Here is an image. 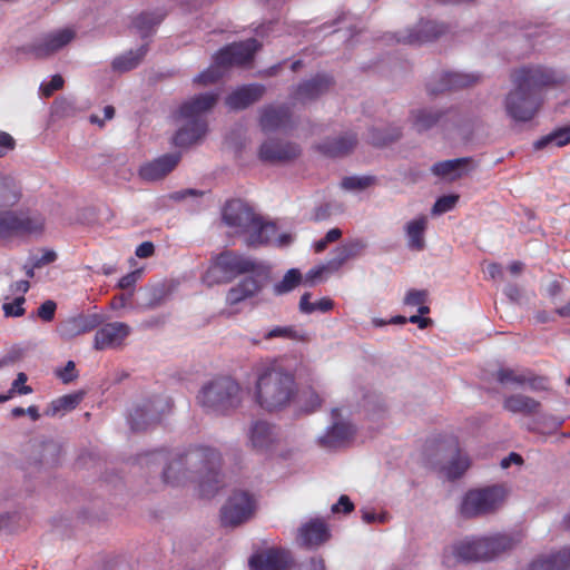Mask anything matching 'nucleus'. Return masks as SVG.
Listing matches in <instances>:
<instances>
[{
	"label": "nucleus",
	"mask_w": 570,
	"mask_h": 570,
	"mask_svg": "<svg viewBox=\"0 0 570 570\" xmlns=\"http://www.w3.org/2000/svg\"><path fill=\"white\" fill-rule=\"evenodd\" d=\"M244 392L240 384L230 376H217L203 385L197 394L198 404L207 412L227 415L238 409Z\"/></svg>",
	"instance_id": "obj_5"
},
{
	"label": "nucleus",
	"mask_w": 570,
	"mask_h": 570,
	"mask_svg": "<svg viewBox=\"0 0 570 570\" xmlns=\"http://www.w3.org/2000/svg\"><path fill=\"white\" fill-rule=\"evenodd\" d=\"M275 225L272 223H264L259 217L253 225V228H250V230L246 233L248 234L246 244L248 246H259L267 244L271 240V238L275 235Z\"/></svg>",
	"instance_id": "obj_36"
},
{
	"label": "nucleus",
	"mask_w": 570,
	"mask_h": 570,
	"mask_svg": "<svg viewBox=\"0 0 570 570\" xmlns=\"http://www.w3.org/2000/svg\"><path fill=\"white\" fill-rule=\"evenodd\" d=\"M173 403L167 396H155L135 406L129 415L134 432H144L158 424L163 416L171 411Z\"/></svg>",
	"instance_id": "obj_9"
},
{
	"label": "nucleus",
	"mask_w": 570,
	"mask_h": 570,
	"mask_svg": "<svg viewBox=\"0 0 570 570\" xmlns=\"http://www.w3.org/2000/svg\"><path fill=\"white\" fill-rule=\"evenodd\" d=\"M401 137L399 128H393L389 132H382L380 129L373 128L370 131L368 140L374 146H385Z\"/></svg>",
	"instance_id": "obj_48"
},
{
	"label": "nucleus",
	"mask_w": 570,
	"mask_h": 570,
	"mask_svg": "<svg viewBox=\"0 0 570 570\" xmlns=\"http://www.w3.org/2000/svg\"><path fill=\"white\" fill-rule=\"evenodd\" d=\"M225 68L223 65H217L215 62V57L213 58V65L208 67L206 70L200 72L194 78V82L197 85H212L217 82L224 75Z\"/></svg>",
	"instance_id": "obj_47"
},
{
	"label": "nucleus",
	"mask_w": 570,
	"mask_h": 570,
	"mask_svg": "<svg viewBox=\"0 0 570 570\" xmlns=\"http://www.w3.org/2000/svg\"><path fill=\"white\" fill-rule=\"evenodd\" d=\"M479 76L461 73V72H445L442 75L440 85L438 86H428V90L431 95H436L440 92H444L446 90L460 89L469 87L475 82H478Z\"/></svg>",
	"instance_id": "obj_27"
},
{
	"label": "nucleus",
	"mask_w": 570,
	"mask_h": 570,
	"mask_svg": "<svg viewBox=\"0 0 570 570\" xmlns=\"http://www.w3.org/2000/svg\"><path fill=\"white\" fill-rule=\"evenodd\" d=\"M428 226V218L420 216L405 226V233L409 238V248L412 250H422L425 247L424 233Z\"/></svg>",
	"instance_id": "obj_33"
},
{
	"label": "nucleus",
	"mask_w": 570,
	"mask_h": 570,
	"mask_svg": "<svg viewBox=\"0 0 570 570\" xmlns=\"http://www.w3.org/2000/svg\"><path fill=\"white\" fill-rule=\"evenodd\" d=\"M470 163L471 158L469 157L439 161L432 166V173L436 176L449 177L451 180H454L462 176L461 170Z\"/></svg>",
	"instance_id": "obj_35"
},
{
	"label": "nucleus",
	"mask_w": 570,
	"mask_h": 570,
	"mask_svg": "<svg viewBox=\"0 0 570 570\" xmlns=\"http://www.w3.org/2000/svg\"><path fill=\"white\" fill-rule=\"evenodd\" d=\"M292 112L289 107L268 105L262 108L259 126L264 132H272L286 128L291 122Z\"/></svg>",
	"instance_id": "obj_21"
},
{
	"label": "nucleus",
	"mask_w": 570,
	"mask_h": 570,
	"mask_svg": "<svg viewBox=\"0 0 570 570\" xmlns=\"http://www.w3.org/2000/svg\"><path fill=\"white\" fill-rule=\"evenodd\" d=\"M249 441L257 451L269 449L276 441L275 426L262 420L254 422L249 431Z\"/></svg>",
	"instance_id": "obj_28"
},
{
	"label": "nucleus",
	"mask_w": 570,
	"mask_h": 570,
	"mask_svg": "<svg viewBox=\"0 0 570 570\" xmlns=\"http://www.w3.org/2000/svg\"><path fill=\"white\" fill-rule=\"evenodd\" d=\"M261 48V43L249 38L245 41L230 43L215 53V62L223 65L225 70L233 66H243L249 63L256 51Z\"/></svg>",
	"instance_id": "obj_11"
},
{
	"label": "nucleus",
	"mask_w": 570,
	"mask_h": 570,
	"mask_svg": "<svg viewBox=\"0 0 570 570\" xmlns=\"http://www.w3.org/2000/svg\"><path fill=\"white\" fill-rule=\"evenodd\" d=\"M311 293H304L299 299V311L304 314H312L316 311L327 313L333 309L334 301L330 297H323L316 303H311Z\"/></svg>",
	"instance_id": "obj_43"
},
{
	"label": "nucleus",
	"mask_w": 570,
	"mask_h": 570,
	"mask_svg": "<svg viewBox=\"0 0 570 570\" xmlns=\"http://www.w3.org/2000/svg\"><path fill=\"white\" fill-rule=\"evenodd\" d=\"M21 187L9 176L0 174V208H11L21 199Z\"/></svg>",
	"instance_id": "obj_32"
},
{
	"label": "nucleus",
	"mask_w": 570,
	"mask_h": 570,
	"mask_svg": "<svg viewBox=\"0 0 570 570\" xmlns=\"http://www.w3.org/2000/svg\"><path fill=\"white\" fill-rule=\"evenodd\" d=\"M289 563V552L277 548L253 553L248 560L252 570H286Z\"/></svg>",
	"instance_id": "obj_15"
},
{
	"label": "nucleus",
	"mask_w": 570,
	"mask_h": 570,
	"mask_svg": "<svg viewBox=\"0 0 570 570\" xmlns=\"http://www.w3.org/2000/svg\"><path fill=\"white\" fill-rule=\"evenodd\" d=\"M354 510V503L345 494L341 495L338 501L332 507L333 513L344 512L350 513Z\"/></svg>",
	"instance_id": "obj_58"
},
{
	"label": "nucleus",
	"mask_w": 570,
	"mask_h": 570,
	"mask_svg": "<svg viewBox=\"0 0 570 570\" xmlns=\"http://www.w3.org/2000/svg\"><path fill=\"white\" fill-rule=\"evenodd\" d=\"M166 13L161 11L156 12H141L132 20V27L140 33L141 38L148 37L154 27L159 24L165 18Z\"/></svg>",
	"instance_id": "obj_38"
},
{
	"label": "nucleus",
	"mask_w": 570,
	"mask_h": 570,
	"mask_svg": "<svg viewBox=\"0 0 570 570\" xmlns=\"http://www.w3.org/2000/svg\"><path fill=\"white\" fill-rule=\"evenodd\" d=\"M155 253V245L151 242H144L136 248L135 254L139 258H148Z\"/></svg>",
	"instance_id": "obj_63"
},
{
	"label": "nucleus",
	"mask_w": 570,
	"mask_h": 570,
	"mask_svg": "<svg viewBox=\"0 0 570 570\" xmlns=\"http://www.w3.org/2000/svg\"><path fill=\"white\" fill-rule=\"evenodd\" d=\"M470 466V459L463 454L460 449L455 450V454L443 470L448 479L455 480L461 478Z\"/></svg>",
	"instance_id": "obj_41"
},
{
	"label": "nucleus",
	"mask_w": 570,
	"mask_h": 570,
	"mask_svg": "<svg viewBox=\"0 0 570 570\" xmlns=\"http://www.w3.org/2000/svg\"><path fill=\"white\" fill-rule=\"evenodd\" d=\"M356 144V135L348 132L340 137L325 139L316 146V149L327 157H343L350 154Z\"/></svg>",
	"instance_id": "obj_26"
},
{
	"label": "nucleus",
	"mask_w": 570,
	"mask_h": 570,
	"mask_svg": "<svg viewBox=\"0 0 570 570\" xmlns=\"http://www.w3.org/2000/svg\"><path fill=\"white\" fill-rule=\"evenodd\" d=\"M529 570H570V548H564L548 558L534 560Z\"/></svg>",
	"instance_id": "obj_30"
},
{
	"label": "nucleus",
	"mask_w": 570,
	"mask_h": 570,
	"mask_svg": "<svg viewBox=\"0 0 570 570\" xmlns=\"http://www.w3.org/2000/svg\"><path fill=\"white\" fill-rule=\"evenodd\" d=\"M57 304L55 301L47 299L37 309V316L43 322H51L55 318Z\"/></svg>",
	"instance_id": "obj_54"
},
{
	"label": "nucleus",
	"mask_w": 570,
	"mask_h": 570,
	"mask_svg": "<svg viewBox=\"0 0 570 570\" xmlns=\"http://www.w3.org/2000/svg\"><path fill=\"white\" fill-rule=\"evenodd\" d=\"M63 78L60 75H55L47 83L41 85V91L45 97H50L55 91L63 87Z\"/></svg>",
	"instance_id": "obj_55"
},
{
	"label": "nucleus",
	"mask_w": 570,
	"mask_h": 570,
	"mask_svg": "<svg viewBox=\"0 0 570 570\" xmlns=\"http://www.w3.org/2000/svg\"><path fill=\"white\" fill-rule=\"evenodd\" d=\"M448 31L449 28L444 23L421 20L413 30H410L407 35L403 36L399 41L409 45H422L441 38L448 33Z\"/></svg>",
	"instance_id": "obj_18"
},
{
	"label": "nucleus",
	"mask_w": 570,
	"mask_h": 570,
	"mask_svg": "<svg viewBox=\"0 0 570 570\" xmlns=\"http://www.w3.org/2000/svg\"><path fill=\"white\" fill-rule=\"evenodd\" d=\"M459 199L460 196L456 194H450L439 197L432 207V214L442 215L444 213L452 210L456 206Z\"/></svg>",
	"instance_id": "obj_49"
},
{
	"label": "nucleus",
	"mask_w": 570,
	"mask_h": 570,
	"mask_svg": "<svg viewBox=\"0 0 570 570\" xmlns=\"http://www.w3.org/2000/svg\"><path fill=\"white\" fill-rule=\"evenodd\" d=\"M365 246L366 245L362 240L356 239V240L343 244V249L346 252V255L350 258H354V257L360 256L363 253Z\"/></svg>",
	"instance_id": "obj_57"
},
{
	"label": "nucleus",
	"mask_w": 570,
	"mask_h": 570,
	"mask_svg": "<svg viewBox=\"0 0 570 570\" xmlns=\"http://www.w3.org/2000/svg\"><path fill=\"white\" fill-rule=\"evenodd\" d=\"M297 394V383L292 372L273 363L257 373L255 402L267 412L287 407Z\"/></svg>",
	"instance_id": "obj_3"
},
{
	"label": "nucleus",
	"mask_w": 570,
	"mask_h": 570,
	"mask_svg": "<svg viewBox=\"0 0 570 570\" xmlns=\"http://www.w3.org/2000/svg\"><path fill=\"white\" fill-rule=\"evenodd\" d=\"M375 178L372 176H350L343 178L341 185L344 189L354 190V189H365L374 183Z\"/></svg>",
	"instance_id": "obj_50"
},
{
	"label": "nucleus",
	"mask_w": 570,
	"mask_h": 570,
	"mask_svg": "<svg viewBox=\"0 0 570 570\" xmlns=\"http://www.w3.org/2000/svg\"><path fill=\"white\" fill-rule=\"evenodd\" d=\"M57 259V254L51 249H46L41 257H39L35 264L33 267L39 268L41 266L48 265L50 263H53Z\"/></svg>",
	"instance_id": "obj_64"
},
{
	"label": "nucleus",
	"mask_w": 570,
	"mask_h": 570,
	"mask_svg": "<svg viewBox=\"0 0 570 570\" xmlns=\"http://www.w3.org/2000/svg\"><path fill=\"white\" fill-rule=\"evenodd\" d=\"M570 144V126L557 128L534 142V149L540 150L549 145L563 147Z\"/></svg>",
	"instance_id": "obj_40"
},
{
	"label": "nucleus",
	"mask_w": 570,
	"mask_h": 570,
	"mask_svg": "<svg viewBox=\"0 0 570 570\" xmlns=\"http://www.w3.org/2000/svg\"><path fill=\"white\" fill-rule=\"evenodd\" d=\"M497 381L502 385H524L528 384L532 389L542 386L544 381L541 376H535L531 371H517L510 367H501L495 374Z\"/></svg>",
	"instance_id": "obj_25"
},
{
	"label": "nucleus",
	"mask_w": 570,
	"mask_h": 570,
	"mask_svg": "<svg viewBox=\"0 0 570 570\" xmlns=\"http://www.w3.org/2000/svg\"><path fill=\"white\" fill-rule=\"evenodd\" d=\"M503 407L512 413L530 415L538 412L540 403L530 396L515 394L505 397Z\"/></svg>",
	"instance_id": "obj_34"
},
{
	"label": "nucleus",
	"mask_w": 570,
	"mask_h": 570,
	"mask_svg": "<svg viewBox=\"0 0 570 570\" xmlns=\"http://www.w3.org/2000/svg\"><path fill=\"white\" fill-rule=\"evenodd\" d=\"M26 302L24 296H19L13 299L11 303H4L2 305V309L4 316L7 317H20L24 315L26 309L23 308V303Z\"/></svg>",
	"instance_id": "obj_52"
},
{
	"label": "nucleus",
	"mask_w": 570,
	"mask_h": 570,
	"mask_svg": "<svg viewBox=\"0 0 570 570\" xmlns=\"http://www.w3.org/2000/svg\"><path fill=\"white\" fill-rule=\"evenodd\" d=\"M16 146V141L12 138L11 135L8 132L1 131L0 132V151L1 157L8 154V151L12 150Z\"/></svg>",
	"instance_id": "obj_60"
},
{
	"label": "nucleus",
	"mask_w": 570,
	"mask_h": 570,
	"mask_svg": "<svg viewBox=\"0 0 570 570\" xmlns=\"http://www.w3.org/2000/svg\"><path fill=\"white\" fill-rule=\"evenodd\" d=\"M513 547V540L505 534H498L490 538H480L470 541L460 542L454 548L458 560L487 561L499 556Z\"/></svg>",
	"instance_id": "obj_6"
},
{
	"label": "nucleus",
	"mask_w": 570,
	"mask_h": 570,
	"mask_svg": "<svg viewBox=\"0 0 570 570\" xmlns=\"http://www.w3.org/2000/svg\"><path fill=\"white\" fill-rule=\"evenodd\" d=\"M330 530L325 521L313 519L299 528L297 540L301 546L316 548L330 539Z\"/></svg>",
	"instance_id": "obj_23"
},
{
	"label": "nucleus",
	"mask_w": 570,
	"mask_h": 570,
	"mask_svg": "<svg viewBox=\"0 0 570 570\" xmlns=\"http://www.w3.org/2000/svg\"><path fill=\"white\" fill-rule=\"evenodd\" d=\"M328 268L330 267L325 266V265H321V266H316L314 268H311L305 274L304 284L308 285V286H314L316 283L323 281L324 279V275L327 273Z\"/></svg>",
	"instance_id": "obj_53"
},
{
	"label": "nucleus",
	"mask_w": 570,
	"mask_h": 570,
	"mask_svg": "<svg viewBox=\"0 0 570 570\" xmlns=\"http://www.w3.org/2000/svg\"><path fill=\"white\" fill-rule=\"evenodd\" d=\"M261 288L262 285L257 278L253 276L245 277L236 286L228 291L226 295V302L229 305H236L242 301L256 295Z\"/></svg>",
	"instance_id": "obj_29"
},
{
	"label": "nucleus",
	"mask_w": 570,
	"mask_h": 570,
	"mask_svg": "<svg viewBox=\"0 0 570 570\" xmlns=\"http://www.w3.org/2000/svg\"><path fill=\"white\" fill-rule=\"evenodd\" d=\"M263 338L266 341L283 338L288 341L306 342L307 334L304 331L298 330L295 325H286L273 327L264 334Z\"/></svg>",
	"instance_id": "obj_39"
},
{
	"label": "nucleus",
	"mask_w": 570,
	"mask_h": 570,
	"mask_svg": "<svg viewBox=\"0 0 570 570\" xmlns=\"http://www.w3.org/2000/svg\"><path fill=\"white\" fill-rule=\"evenodd\" d=\"M129 334L130 327L126 323H108L96 332L94 347L98 351L118 347Z\"/></svg>",
	"instance_id": "obj_16"
},
{
	"label": "nucleus",
	"mask_w": 570,
	"mask_h": 570,
	"mask_svg": "<svg viewBox=\"0 0 570 570\" xmlns=\"http://www.w3.org/2000/svg\"><path fill=\"white\" fill-rule=\"evenodd\" d=\"M163 472L166 484L178 487L197 482L202 497H214L222 487V455L210 446H189L184 452L170 453Z\"/></svg>",
	"instance_id": "obj_1"
},
{
	"label": "nucleus",
	"mask_w": 570,
	"mask_h": 570,
	"mask_svg": "<svg viewBox=\"0 0 570 570\" xmlns=\"http://www.w3.org/2000/svg\"><path fill=\"white\" fill-rule=\"evenodd\" d=\"M100 321L97 315H83L69 317L62 321L57 332L62 340L69 341L81 334L89 333L99 325Z\"/></svg>",
	"instance_id": "obj_20"
},
{
	"label": "nucleus",
	"mask_w": 570,
	"mask_h": 570,
	"mask_svg": "<svg viewBox=\"0 0 570 570\" xmlns=\"http://www.w3.org/2000/svg\"><path fill=\"white\" fill-rule=\"evenodd\" d=\"M255 508V500L249 493L235 492L222 508V524L225 527L239 525L253 517Z\"/></svg>",
	"instance_id": "obj_10"
},
{
	"label": "nucleus",
	"mask_w": 570,
	"mask_h": 570,
	"mask_svg": "<svg viewBox=\"0 0 570 570\" xmlns=\"http://www.w3.org/2000/svg\"><path fill=\"white\" fill-rule=\"evenodd\" d=\"M354 434V429L347 423H335L327 433L320 439V443L324 448L334 449L346 441Z\"/></svg>",
	"instance_id": "obj_31"
},
{
	"label": "nucleus",
	"mask_w": 570,
	"mask_h": 570,
	"mask_svg": "<svg viewBox=\"0 0 570 570\" xmlns=\"http://www.w3.org/2000/svg\"><path fill=\"white\" fill-rule=\"evenodd\" d=\"M139 271H135L131 273H128L127 275L122 276L118 282V287L121 289H128L135 286L136 282L139 278Z\"/></svg>",
	"instance_id": "obj_62"
},
{
	"label": "nucleus",
	"mask_w": 570,
	"mask_h": 570,
	"mask_svg": "<svg viewBox=\"0 0 570 570\" xmlns=\"http://www.w3.org/2000/svg\"><path fill=\"white\" fill-rule=\"evenodd\" d=\"M28 377L26 373L20 372L17 375V379L13 381L12 386L10 389L11 393H19V394H29L32 392V389L29 385H26Z\"/></svg>",
	"instance_id": "obj_56"
},
{
	"label": "nucleus",
	"mask_w": 570,
	"mask_h": 570,
	"mask_svg": "<svg viewBox=\"0 0 570 570\" xmlns=\"http://www.w3.org/2000/svg\"><path fill=\"white\" fill-rule=\"evenodd\" d=\"M218 95L215 92L199 94L185 101L176 112V118L185 120L173 137L177 147H188L200 140L207 132V121L204 115L216 105Z\"/></svg>",
	"instance_id": "obj_4"
},
{
	"label": "nucleus",
	"mask_w": 570,
	"mask_h": 570,
	"mask_svg": "<svg viewBox=\"0 0 570 570\" xmlns=\"http://www.w3.org/2000/svg\"><path fill=\"white\" fill-rule=\"evenodd\" d=\"M510 78L513 89L505 96L504 109L517 122L531 121L544 102L542 90L566 81L563 73L540 65L514 69Z\"/></svg>",
	"instance_id": "obj_2"
},
{
	"label": "nucleus",
	"mask_w": 570,
	"mask_h": 570,
	"mask_svg": "<svg viewBox=\"0 0 570 570\" xmlns=\"http://www.w3.org/2000/svg\"><path fill=\"white\" fill-rule=\"evenodd\" d=\"M17 237L41 236L46 227L45 216L31 209L17 210Z\"/></svg>",
	"instance_id": "obj_24"
},
{
	"label": "nucleus",
	"mask_w": 570,
	"mask_h": 570,
	"mask_svg": "<svg viewBox=\"0 0 570 570\" xmlns=\"http://www.w3.org/2000/svg\"><path fill=\"white\" fill-rule=\"evenodd\" d=\"M266 89L261 83H250L234 90L226 97L225 104L229 109L243 110L258 101Z\"/></svg>",
	"instance_id": "obj_22"
},
{
	"label": "nucleus",
	"mask_w": 570,
	"mask_h": 570,
	"mask_svg": "<svg viewBox=\"0 0 570 570\" xmlns=\"http://www.w3.org/2000/svg\"><path fill=\"white\" fill-rule=\"evenodd\" d=\"M429 293L426 289H410L403 303L407 306L417 307V312L421 315L430 313V307L426 305Z\"/></svg>",
	"instance_id": "obj_44"
},
{
	"label": "nucleus",
	"mask_w": 570,
	"mask_h": 570,
	"mask_svg": "<svg viewBox=\"0 0 570 570\" xmlns=\"http://www.w3.org/2000/svg\"><path fill=\"white\" fill-rule=\"evenodd\" d=\"M299 155L301 148L297 144L284 142L277 139L264 141L258 151L259 159L271 164L291 161Z\"/></svg>",
	"instance_id": "obj_14"
},
{
	"label": "nucleus",
	"mask_w": 570,
	"mask_h": 570,
	"mask_svg": "<svg viewBox=\"0 0 570 570\" xmlns=\"http://www.w3.org/2000/svg\"><path fill=\"white\" fill-rule=\"evenodd\" d=\"M146 53L147 46L144 45L136 51L130 50L121 56L116 57L112 60L111 67L115 71L118 72H126L132 70L140 63Z\"/></svg>",
	"instance_id": "obj_37"
},
{
	"label": "nucleus",
	"mask_w": 570,
	"mask_h": 570,
	"mask_svg": "<svg viewBox=\"0 0 570 570\" xmlns=\"http://www.w3.org/2000/svg\"><path fill=\"white\" fill-rule=\"evenodd\" d=\"M81 401L80 394H67L63 395L52 402V407L55 412L59 411H71L73 410Z\"/></svg>",
	"instance_id": "obj_51"
},
{
	"label": "nucleus",
	"mask_w": 570,
	"mask_h": 570,
	"mask_svg": "<svg viewBox=\"0 0 570 570\" xmlns=\"http://www.w3.org/2000/svg\"><path fill=\"white\" fill-rule=\"evenodd\" d=\"M334 253L335 256L328 262V267L332 269H338L344 263L351 259L343 249V245L338 246Z\"/></svg>",
	"instance_id": "obj_59"
},
{
	"label": "nucleus",
	"mask_w": 570,
	"mask_h": 570,
	"mask_svg": "<svg viewBox=\"0 0 570 570\" xmlns=\"http://www.w3.org/2000/svg\"><path fill=\"white\" fill-rule=\"evenodd\" d=\"M222 216L227 226L237 228L238 232L245 234L253 228V225L259 218L252 207L239 199L227 202Z\"/></svg>",
	"instance_id": "obj_13"
},
{
	"label": "nucleus",
	"mask_w": 570,
	"mask_h": 570,
	"mask_svg": "<svg viewBox=\"0 0 570 570\" xmlns=\"http://www.w3.org/2000/svg\"><path fill=\"white\" fill-rule=\"evenodd\" d=\"M255 269V263L232 250L217 255L206 273L209 284L228 283L240 274Z\"/></svg>",
	"instance_id": "obj_7"
},
{
	"label": "nucleus",
	"mask_w": 570,
	"mask_h": 570,
	"mask_svg": "<svg viewBox=\"0 0 570 570\" xmlns=\"http://www.w3.org/2000/svg\"><path fill=\"white\" fill-rule=\"evenodd\" d=\"M443 116L444 112L441 111L421 109L413 114V125L417 131H424L439 124Z\"/></svg>",
	"instance_id": "obj_42"
},
{
	"label": "nucleus",
	"mask_w": 570,
	"mask_h": 570,
	"mask_svg": "<svg viewBox=\"0 0 570 570\" xmlns=\"http://www.w3.org/2000/svg\"><path fill=\"white\" fill-rule=\"evenodd\" d=\"M333 85L332 77L327 75H316L314 78L303 81L292 92L293 101L306 102L315 100L321 95L330 90Z\"/></svg>",
	"instance_id": "obj_19"
},
{
	"label": "nucleus",
	"mask_w": 570,
	"mask_h": 570,
	"mask_svg": "<svg viewBox=\"0 0 570 570\" xmlns=\"http://www.w3.org/2000/svg\"><path fill=\"white\" fill-rule=\"evenodd\" d=\"M17 210L0 212V240L17 237Z\"/></svg>",
	"instance_id": "obj_45"
},
{
	"label": "nucleus",
	"mask_w": 570,
	"mask_h": 570,
	"mask_svg": "<svg viewBox=\"0 0 570 570\" xmlns=\"http://www.w3.org/2000/svg\"><path fill=\"white\" fill-rule=\"evenodd\" d=\"M504 497V489L500 485L470 490L461 503V514L465 518H473L494 512L501 507Z\"/></svg>",
	"instance_id": "obj_8"
},
{
	"label": "nucleus",
	"mask_w": 570,
	"mask_h": 570,
	"mask_svg": "<svg viewBox=\"0 0 570 570\" xmlns=\"http://www.w3.org/2000/svg\"><path fill=\"white\" fill-rule=\"evenodd\" d=\"M76 365L72 361L67 362L66 366L58 372V376L63 383H69L76 379Z\"/></svg>",
	"instance_id": "obj_61"
},
{
	"label": "nucleus",
	"mask_w": 570,
	"mask_h": 570,
	"mask_svg": "<svg viewBox=\"0 0 570 570\" xmlns=\"http://www.w3.org/2000/svg\"><path fill=\"white\" fill-rule=\"evenodd\" d=\"M302 274L298 269L292 268L283 276L282 281L274 285V293L286 294L297 287L302 282Z\"/></svg>",
	"instance_id": "obj_46"
},
{
	"label": "nucleus",
	"mask_w": 570,
	"mask_h": 570,
	"mask_svg": "<svg viewBox=\"0 0 570 570\" xmlns=\"http://www.w3.org/2000/svg\"><path fill=\"white\" fill-rule=\"evenodd\" d=\"M75 31L69 28L46 33L23 47V51L38 59L47 58L67 46L75 38Z\"/></svg>",
	"instance_id": "obj_12"
},
{
	"label": "nucleus",
	"mask_w": 570,
	"mask_h": 570,
	"mask_svg": "<svg viewBox=\"0 0 570 570\" xmlns=\"http://www.w3.org/2000/svg\"><path fill=\"white\" fill-rule=\"evenodd\" d=\"M180 153L163 155L151 161L144 164L139 168V176L141 179L147 181L161 179L175 169V167L180 161Z\"/></svg>",
	"instance_id": "obj_17"
}]
</instances>
